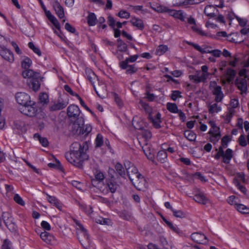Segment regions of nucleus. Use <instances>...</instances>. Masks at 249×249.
I'll use <instances>...</instances> for the list:
<instances>
[{"label":"nucleus","instance_id":"55","mask_svg":"<svg viewBox=\"0 0 249 249\" xmlns=\"http://www.w3.org/2000/svg\"><path fill=\"white\" fill-rule=\"evenodd\" d=\"M28 47L31 49H32L35 53H36L38 56H40L41 55V53L39 49L37 47H36L33 42H30L28 43Z\"/></svg>","mask_w":249,"mask_h":249},{"label":"nucleus","instance_id":"53","mask_svg":"<svg viewBox=\"0 0 249 249\" xmlns=\"http://www.w3.org/2000/svg\"><path fill=\"white\" fill-rule=\"evenodd\" d=\"M96 222L102 225H109L111 223V221L109 219L104 218L103 217H99L96 219Z\"/></svg>","mask_w":249,"mask_h":249},{"label":"nucleus","instance_id":"25","mask_svg":"<svg viewBox=\"0 0 249 249\" xmlns=\"http://www.w3.org/2000/svg\"><path fill=\"white\" fill-rule=\"evenodd\" d=\"M94 90L97 94L101 98H104L106 93V86L105 84L102 83L99 85L97 87L93 85Z\"/></svg>","mask_w":249,"mask_h":249},{"label":"nucleus","instance_id":"47","mask_svg":"<svg viewBox=\"0 0 249 249\" xmlns=\"http://www.w3.org/2000/svg\"><path fill=\"white\" fill-rule=\"evenodd\" d=\"M167 109L172 113H178V107L176 104L172 103H168L167 104Z\"/></svg>","mask_w":249,"mask_h":249},{"label":"nucleus","instance_id":"2","mask_svg":"<svg viewBox=\"0 0 249 249\" xmlns=\"http://www.w3.org/2000/svg\"><path fill=\"white\" fill-rule=\"evenodd\" d=\"M210 89L212 90L213 95L215 96L214 101L216 103L221 102L224 96L221 87L217 85L216 82L213 81L210 83Z\"/></svg>","mask_w":249,"mask_h":249},{"label":"nucleus","instance_id":"23","mask_svg":"<svg viewBox=\"0 0 249 249\" xmlns=\"http://www.w3.org/2000/svg\"><path fill=\"white\" fill-rule=\"evenodd\" d=\"M14 127L15 130H17V132L18 133H24L27 130L25 123L19 121L14 122Z\"/></svg>","mask_w":249,"mask_h":249},{"label":"nucleus","instance_id":"11","mask_svg":"<svg viewBox=\"0 0 249 249\" xmlns=\"http://www.w3.org/2000/svg\"><path fill=\"white\" fill-rule=\"evenodd\" d=\"M17 102L22 106L31 103L30 96L25 92H18L16 95Z\"/></svg>","mask_w":249,"mask_h":249},{"label":"nucleus","instance_id":"6","mask_svg":"<svg viewBox=\"0 0 249 249\" xmlns=\"http://www.w3.org/2000/svg\"><path fill=\"white\" fill-rule=\"evenodd\" d=\"M2 219L6 226L12 231H16L17 226L14 221V219L10 213L4 212L2 214Z\"/></svg>","mask_w":249,"mask_h":249},{"label":"nucleus","instance_id":"5","mask_svg":"<svg viewBox=\"0 0 249 249\" xmlns=\"http://www.w3.org/2000/svg\"><path fill=\"white\" fill-rule=\"evenodd\" d=\"M71 122L70 124V129L74 134H80L84 124V119L80 117Z\"/></svg>","mask_w":249,"mask_h":249},{"label":"nucleus","instance_id":"46","mask_svg":"<svg viewBox=\"0 0 249 249\" xmlns=\"http://www.w3.org/2000/svg\"><path fill=\"white\" fill-rule=\"evenodd\" d=\"M95 179L91 180L92 183L93 184L96 181L101 182L105 178V176L103 173L101 172H97L95 175Z\"/></svg>","mask_w":249,"mask_h":249},{"label":"nucleus","instance_id":"27","mask_svg":"<svg viewBox=\"0 0 249 249\" xmlns=\"http://www.w3.org/2000/svg\"><path fill=\"white\" fill-rule=\"evenodd\" d=\"M47 195V200L52 204H53L54 206H55L58 209L61 211L62 209V207L60 202L58 201V200L54 196H50L48 194Z\"/></svg>","mask_w":249,"mask_h":249},{"label":"nucleus","instance_id":"29","mask_svg":"<svg viewBox=\"0 0 249 249\" xmlns=\"http://www.w3.org/2000/svg\"><path fill=\"white\" fill-rule=\"evenodd\" d=\"M130 22L134 26L136 27L138 29L142 30L144 28V24L142 19L133 18L130 21Z\"/></svg>","mask_w":249,"mask_h":249},{"label":"nucleus","instance_id":"59","mask_svg":"<svg viewBox=\"0 0 249 249\" xmlns=\"http://www.w3.org/2000/svg\"><path fill=\"white\" fill-rule=\"evenodd\" d=\"M118 16L121 18L127 19L130 17V14L126 10H121L117 14Z\"/></svg>","mask_w":249,"mask_h":249},{"label":"nucleus","instance_id":"21","mask_svg":"<svg viewBox=\"0 0 249 249\" xmlns=\"http://www.w3.org/2000/svg\"><path fill=\"white\" fill-rule=\"evenodd\" d=\"M141 147L147 158L150 160H153L154 158V152L148 145L147 142L145 143L143 146L141 145Z\"/></svg>","mask_w":249,"mask_h":249},{"label":"nucleus","instance_id":"18","mask_svg":"<svg viewBox=\"0 0 249 249\" xmlns=\"http://www.w3.org/2000/svg\"><path fill=\"white\" fill-rule=\"evenodd\" d=\"M168 13L172 17L184 21L186 17V14L182 10H175L169 9Z\"/></svg>","mask_w":249,"mask_h":249},{"label":"nucleus","instance_id":"44","mask_svg":"<svg viewBox=\"0 0 249 249\" xmlns=\"http://www.w3.org/2000/svg\"><path fill=\"white\" fill-rule=\"evenodd\" d=\"M39 100L42 105H46L49 103V96L46 93H41L39 95Z\"/></svg>","mask_w":249,"mask_h":249},{"label":"nucleus","instance_id":"10","mask_svg":"<svg viewBox=\"0 0 249 249\" xmlns=\"http://www.w3.org/2000/svg\"><path fill=\"white\" fill-rule=\"evenodd\" d=\"M80 110L79 107L75 105L69 106L67 108V115L69 118L77 119L79 118Z\"/></svg>","mask_w":249,"mask_h":249},{"label":"nucleus","instance_id":"13","mask_svg":"<svg viewBox=\"0 0 249 249\" xmlns=\"http://www.w3.org/2000/svg\"><path fill=\"white\" fill-rule=\"evenodd\" d=\"M52 6L58 17L61 19L65 17L64 10L57 0H53Z\"/></svg>","mask_w":249,"mask_h":249},{"label":"nucleus","instance_id":"49","mask_svg":"<svg viewBox=\"0 0 249 249\" xmlns=\"http://www.w3.org/2000/svg\"><path fill=\"white\" fill-rule=\"evenodd\" d=\"M92 127L89 124L83 125L81 134L87 136L91 131Z\"/></svg>","mask_w":249,"mask_h":249},{"label":"nucleus","instance_id":"58","mask_svg":"<svg viewBox=\"0 0 249 249\" xmlns=\"http://www.w3.org/2000/svg\"><path fill=\"white\" fill-rule=\"evenodd\" d=\"M227 74L228 75L229 77L228 79V81L230 82L234 77L236 74L235 71L231 69H228L227 71Z\"/></svg>","mask_w":249,"mask_h":249},{"label":"nucleus","instance_id":"57","mask_svg":"<svg viewBox=\"0 0 249 249\" xmlns=\"http://www.w3.org/2000/svg\"><path fill=\"white\" fill-rule=\"evenodd\" d=\"M13 199L18 204L21 206H24L25 205V202L18 194H15L13 197Z\"/></svg>","mask_w":249,"mask_h":249},{"label":"nucleus","instance_id":"9","mask_svg":"<svg viewBox=\"0 0 249 249\" xmlns=\"http://www.w3.org/2000/svg\"><path fill=\"white\" fill-rule=\"evenodd\" d=\"M235 84L242 95L247 94L248 89L247 79L243 78H237L235 81Z\"/></svg>","mask_w":249,"mask_h":249},{"label":"nucleus","instance_id":"64","mask_svg":"<svg viewBox=\"0 0 249 249\" xmlns=\"http://www.w3.org/2000/svg\"><path fill=\"white\" fill-rule=\"evenodd\" d=\"M230 139L228 136H224L221 140V146L226 148L228 146V143L230 142Z\"/></svg>","mask_w":249,"mask_h":249},{"label":"nucleus","instance_id":"7","mask_svg":"<svg viewBox=\"0 0 249 249\" xmlns=\"http://www.w3.org/2000/svg\"><path fill=\"white\" fill-rule=\"evenodd\" d=\"M75 224L79 227V230L78 232V238L79 242L83 245L82 242H89V235L87 233V230L84 228L82 224L77 220H74Z\"/></svg>","mask_w":249,"mask_h":249},{"label":"nucleus","instance_id":"15","mask_svg":"<svg viewBox=\"0 0 249 249\" xmlns=\"http://www.w3.org/2000/svg\"><path fill=\"white\" fill-rule=\"evenodd\" d=\"M106 185L111 193H114L119 187V184L115 180L112 176L110 179L106 180Z\"/></svg>","mask_w":249,"mask_h":249},{"label":"nucleus","instance_id":"38","mask_svg":"<svg viewBox=\"0 0 249 249\" xmlns=\"http://www.w3.org/2000/svg\"><path fill=\"white\" fill-rule=\"evenodd\" d=\"M40 238L47 243H50L53 236L47 231L42 232L40 235Z\"/></svg>","mask_w":249,"mask_h":249},{"label":"nucleus","instance_id":"63","mask_svg":"<svg viewBox=\"0 0 249 249\" xmlns=\"http://www.w3.org/2000/svg\"><path fill=\"white\" fill-rule=\"evenodd\" d=\"M107 22L108 25L111 27L114 28L116 24V20L114 19L113 17L109 15L107 17Z\"/></svg>","mask_w":249,"mask_h":249},{"label":"nucleus","instance_id":"52","mask_svg":"<svg viewBox=\"0 0 249 249\" xmlns=\"http://www.w3.org/2000/svg\"><path fill=\"white\" fill-rule=\"evenodd\" d=\"M174 215L177 218H183L186 217V214L180 210H172Z\"/></svg>","mask_w":249,"mask_h":249},{"label":"nucleus","instance_id":"43","mask_svg":"<svg viewBox=\"0 0 249 249\" xmlns=\"http://www.w3.org/2000/svg\"><path fill=\"white\" fill-rule=\"evenodd\" d=\"M32 64V60L28 57H25L21 62L22 68L25 70L29 69Z\"/></svg>","mask_w":249,"mask_h":249},{"label":"nucleus","instance_id":"1","mask_svg":"<svg viewBox=\"0 0 249 249\" xmlns=\"http://www.w3.org/2000/svg\"><path fill=\"white\" fill-rule=\"evenodd\" d=\"M88 149L87 142H84L82 144L74 142L71 146L70 151L66 153L65 157L70 163L82 169L83 161L88 159V155L86 152Z\"/></svg>","mask_w":249,"mask_h":249},{"label":"nucleus","instance_id":"56","mask_svg":"<svg viewBox=\"0 0 249 249\" xmlns=\"http://www.w3.org/2000/svg\"><path fill=\"white\" fill-rule=\"evenodd\" d=\"M103 143V137L100 134H98L95 139L96 147H101Z\"/></svg>","mask_w":249,"mask_h":249},{"label":"nucleus","instance_id":"39","mask_svg":"<svg viewBox=\"0 0 249 249\" xmlns=\"http://www.w3.org/2000/svg\"><path fill=\"white\" fill-rule=\"evenodd\" d=\"M167 157V152L164 150L160 151L157 154V159L161 163H163L166 161Z\"/></svg>","mask_w":249,"mask_h":249},{"label":"nucleus","instance_id":"34","mask_svg":"<svg viewBox=\"0 0 249 249\" xmlns=\"http://www.w3.org/2000/svg\"><path fill=\"white\" fill-rule=\"evenodd\" d=\"M115 169L117 173L122 178L125 177V169L123 165L119 162L116 163L115 165Z\"/></svg>","mask_w":249,"mask_h":249},{"label":"nucleus","instance_id":"41","mask_svg":"<svg viewBox=\"0 0 249 249\" xmlns=\"http://www.w3.org/2000/svg\"><path fill=\"white\" fill-rule=\"evenodd\" d=\"M168 50V48L167 45H159L156 51V53L158 55H161L166 53Z\"/></svg>","mask_w":249,"mask_h":249},{"label":"nucleus","instance_id":"40","mask_svg":"<svg viewBox=\"0 0 249 249\" xmlns=\"http://www.w3.org/2000/svg\"><path fill=\"white\" fill-rule=\"evenodd\" d=\"M184 135L189 141L191 142L195 141L196 137V134L190 130L185 131Z\"/></svg>","mask_w":249,"mask_h":249},{"label":"nucleus","instance_id":"31","mask_svg":"<svg viewBox=\"0 0 249 249\" xmlns=\"http://www.w3.org/2000/svg\"><path fill=\"white\" fill-rule=\"evenodd\" d=\"M151 8L158 13H168L169 9L160 4H154L151 6Z\"/></svg>","mask_w":249,"mask_h":249},{"label":"nucleus","instance_id":"26","mask_svg":"<svg viewBox=\"0 0 249 249\" xmlns=\"http://www.w3.org/2000/svg\"><path fill=\"white\" fill-rule=\"evenodd\" d=\"M233 157V151L231 149H227L222 156V162L229 164Z\"/></svg>","mask_w":249,"mask_h":249},{"label":"nucleus","instance_id":"17","mask_svg":"<svg viewBox=\"0 0 249 249\" xmlns=\"http://www.w3.org/2000/svg\"><path fill=\"white\" fill-rule=\"evenodd\" d=\"M22 75L24 78L28 79V81L31 80L34 78L36 79V77H40L39 73L36 72L30 69L24 70V71H22Z\"/></svg>","mask_w":249,"mask_h":249},{"label":"nucleus","instance_id":"54","mask_svg":"<svg viewBox=\"0 0 249 249\" xmlns=\"http://www.w3.org/2000/svg\"><path fill=\"white\" fill-rule=\"evenodd\" d=\"M238 200V198L234 196H231L229 197L228 199V203L231 205H234L235 208L237 206V205L238 204L237 202V200Z\"/></svg>","mask_w":249,"mask_h":249},{"label":"nucleus","instance_id":"8","mask_svg":"<svg viewBox=\"0 0 249 249\" xmlns=\"http://www.w3.org/2000/svg\"><path fill=\"white\" fill-rule=\"evenodd\" d=\"M41 4L42 6V8H43L45 15L48 18V19L52 23V24L55 26V27L58 29V30H60V25L59 23L58 20L57 18L52 14L51 12L49 10H47L46 9V7L43 4V2L41 1Z\"/></svg>","mask_w":249,"mask_h":249},{"label":"nucleus","instance_id":"30","mask_svg":"<svg viewBox=\"0 0 249 249\" xmlns=\"http://www.w3.org/2000/svg\"><path fill=\"white\" fill-rule=\"evenodd\" d=\"M132 123L135 129L142 130L144 123L140 118H138L137 117H134Z\"/></svg>","mask_w":249,"mask_h":249},{"label":"nucleus","instance_id":"42","mask_svg":"<svg viewBox=\"0 0 249 249\" xmlns=\"http://www.w3.org/2000/svg\"><path fill=\"white\" fill-rule=\"evenodd\" d=\"M235 209L242 213H249V208L247 207L243 204H238L237 205V206H236Z\"/></svg>","mask_w":249,"mask_h":249},{"label":"nucleus","instance_id":"50","mask_svg":"<svg viewBox=\"0 0 249 249\" xmlns=\"http://www.w3.org/2000/svg\"><path fill=\"white\" fill-rule=\"evenodd\" d=\"M142 136L145 139V143L147 142V140L151 139L152 137V134L150 130L144 129L142 131Z\"/></svg>","mask_w":249,"mask_h":249},{"label":"nucleus","instance_id":"32","mask_svg":"<svg viewBox=\"0 0 249 249\" xmlns=\"http://www.w3.org/2000/svg\"><path fill=\"white\" fill-rule=\"evenodd\" d=\"M68 103L67 102H62L54 104L51 107V110L52 111L58 110L64 108Z\"/></svg>","mask_w":249,"mask_h":249},{"label":"nucleus","instance_id":"22","mask_svg":"<svg viewBox=\"0 0 249 249\" xmlns=\"http://www.w3.org/2000/svg\"><path fill=\"white\" fill-rule=\"evenodd\" d=\"M40 77H36L33 79L28 81L27 83L30 89L36 91L40 89V84L39 81Z\"/></svg>","mask_w":249,"mask_h":249},{"label":"nucleus","instance_id":"35","mask_svg":"<svg viewBox=\"0 0 249 249\" xmlns=\"http://www.w3.org/2000/svg\"><path fill=\"white\" fill-rule=\"evenodd\" d=\"M86 75L87 79L90 82V83L94 85V81L97 79V76L95 73L90 69L86 70Z\"/></svg>","mask_w":249,"mask_h":249},{"label":"nucleus","instance_id":"51","mask_svg":"<svg viewBox=\"0 0 249 249\" xmlns=\"http://www.w3.org/2000/svg\"><path fill=\"white\" fill-rule=\"evenodd\" d=\"M118 48L120 51L125 52L127 49L126 44L121 39H118Z\"/></svg>","mask_w":249,"mask_h":249},{"label":"nucleus","instance_id":"14","mask_svg":"<svg viewBox=\"0 0 249 249\" xmlns=\"http://www.w3.org/2000/svg\"><path fill=\"white\" fill-rule=\"evenodd\" d=\"M191 238L195 242L198 244H206L208 242L206 236L199 232H194L191 234Z\"/></svg>","mask_w":249,"mask_h":249},{"label":"nucleus","instance_id":"4","mask_svg":"<svg viewBox=\"0 0 249 249\" xmlns=\"http://www.w3.org/2000/svg\"><path fill=\"white\" fill-rule=\"evenodd\" d=\"M135 187L139 190H144L148 187V184L146 179L141 174L137 175L132 181H131Z\"/></svg>","mask_w":249,"mask_h":249},{"label":"nucleus","instance_id":"48","mask_svg":"<svg viewBox=\"0 0 249 249\" xmlns=\"http://www.w3.org/2000/svg\"><path fill=\"white\" fill-rule=\"evenodd\" d=\"M79 207L86 213L89 214L93 212L92 208L90 206H87L85 204H80Z\"/></svg>","mask_w":249,"mask_h":249},{"label":"nucleus","instance_id":"16","mask_svg":"<svg viewBox=\"0 0 249 249\" xmlns=\"http://www.w3.org/2000/svg\"><path fill=\"white\" fill-rule=\"evenodd\" d=\"M0 55L9 62L11 63L14 61V58L12 52L5 48H1L0 51Z\"/></svg>","mask_w":249,"mask_h":249},{"label":"nucleus","instance_id":"61","mask_svg":"<svg viewBox=\"0 0 249 249\" xmlns=\"http://www.w3.org/2000/svg\"><path fill=\"white\" fill-rule=\"evenodd\" d=\"M138 58L137 54L131 55L128 58H126L124 60L122 61L121 62H126V63H133L135 62Z\"/></svg>","mask_w":249,"mask_h":249},{"label":"nucleus","instance_id":"62","mask_svg":"<svg viewBox=\"0 0 249 249\" xmlns=\"http://www.w3.org/2000/svg\"><path fill=\"white\" fill-rule=\"evenodd\" d=\"M238 142L240 145L245 147L247 145V142L244 135H241L238 139Z\"/></svg>","mask_w":249,"mask_h":249},{"label":"nucleus","instance_id":"36","mask_svg":"<svg viewBox=\"0 0 249 249\" xmlns=\"http://www.w3.org/2000/svg\"><path fill=\"white\" fill-rule=\"evenodd\" d=\"M215 8L212 5H207L205 7L204 9V13L208 17L210 18L214 17L215 16V14L214 13Z\"/></svg>","mask_w":249,"mask_h":249},{"label":"nucleus","instance_id":"28","mask_svg":"<svg viewBox=\"0 0 249 249\" xmlns=\"http://www.w3.org/2000/svg\"><path fill=\"white\" fill-rule=\"evenodd\" d=\"M219 129V128L217 126L210 129L209 133L212 135V137L211 138L212 142L217 141L219 139L220 134Z\"/></svg>","mask_w":249,"mask_h":249},{"label":"nucleus","instance_id":"45","mask_svg":"<svg viewBox=\"0 0 249 249\" xmlns=\"http://www.w3.org/2000/svg\"><path fill=\"white\" fill-rule=\"evenodd\" d=\"M140 104L141 105L142 108L145 110V111L146 113H148L149 116L150 115V114H151L152 109L148 104L144 102L142 100L140 101Z\"/></svg>","mask_w":249,"mask_h":249},{"label":"nucleus","instance_id":"24","mask_svg":"<svg viewBox=\"0 0 249 249\" xmlns=\"http://www.w3.org/2000/svg\"><path fill=\"white\" fill-rule=\"evenodd\" d=\"M194 199L197 203L203 205L206 204L209 202V199L202 193L196 194L194 197Z\"/></svg>","mask_w":249,"mask_h":249},{"label":"nucleus","instance_id":"20","mask_svg":"<svg viewBox=\"0 0 249 249\" xmlns=\"http://www.w3.org/2000/svg\"><path fill=\"white\" fill-rule=\"evenodd\" d=\"M161 114L160 113L158 112L157 113L155 118H153L152 116V114H150L149 116V119L151 120V121L153 125L156 128H160L161 125Z\"/></svg>","mask_w":249,"mask_h":249},{"label":"nucleus","instance_id":"60","mask_svg":"<svg viewBox=\"0 0 249 249\" xmlns=\"http://www.w3.org/2000/svg\"><path fill=\"white\" fill-rule=\"evenodd\" d=\"M191 28L194 32L202 36H206V34L197 26L196 23L194 24Z\"/></svg>","mask_w":249,"mask_h":249},{"label":"nucleus","instance_id":"3","mask_svg":"<svg viewBox=\"0 0 249 249\" xmlns=\"http://www.w3.org/2000/svg\"><path fill=\"white\" fill-rule=\"evenodd\" d=\"M35 103L33 101H31V103L21 106L19 107V110L21 113L25 115L33 117L36 115L37 111V109L35 107Z\"/></svg>","mask_w":249,"mask_h":249},{"label":"nucleus","instance_id":"33","mask_svg":"<svg viewBox=\"0 0 249 249\" xmlns=\"http://www.w3.org/2000/svg\"><path fill=\"white\" fill-rule=\"evenodd\" d=\"M88 24L89 26H94L96 24L97 20L94 13H89L87 17Z\"/></svg>","mask_w":249,"mask_h":249},{"label":"nucleus","instance_id":"37","mask_svg":"<svg viewBox=\"0 0 249 249\" xmlns=\"http://www.w3.org/2000/svg\"><path fill=\"white\" fill-rule=\"evenodd\" d=\"M208 110L210 113L213 114L220 111L221 110V107L218 106L216 103L213 104H210L208 106Z\"/></svg>","mask_w":249,"mask_h":249},{"label":"nucleus","instance_id":"19","mask_svg":"<svg viewBox=\"0 0 249 249\" xmlns=\"http://www.w3.org/2000/svg\"><path fill=\"white\" fill-rule=\"evenodd\" d=\"M126 169L127 176L130 181H132L135 178H137V175L141 174L138 172L137 168L133 165L126 168Z\"/></svg>","mask_w":249,"mask_h":249},{"label":"nucleus","instance_id":"12","mask_svg":"<svg viewBox=\"0 0 249 249\" xmlns=\"http://www.w3.org/2000/svg\"><path fill=\"white\" fill-rule=\"evenodd\" d=\"M119 66L122 69L125 70V73L127 74H132L138 71L135 65H129L126 62H120Z\"/></svg>","mask_w":249,"mask_h":249}]
</instances>
